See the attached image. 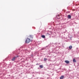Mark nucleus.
Wrapping results in <instances>:
<instances>
[{
  "label": "nucleus",
  "mask_w": 79,
  "mask_h": 79,
  "mask_svg": "<svg viewBox=\"0 0 79 79\" xmlns=\"http://www.w3.org/2000/svg\"><path fill=\"white\" fill-rule=\"evenodd\" d=\"M32 39H33V36L32 35H30L28 36L27 38L26 39V43L27 44H29L30 42H32Z\"/></svg>",
  "instance_id": "nucleus-1"
},
{
  "label": "nucleus",
  "mask_w": 79,
  "mask_h": 79,
  "mask_svg": "<svg viewBox=\"0 0 79 79\" xmlns=\"http://www.w3.org/2000/svg\"><path fill=\"white\" fill-rule=\"evenodd\" d=\"M63 78H64V76H62L60 77V79H63Z\"/></svg>",
  "instance_id": "nucleus-7"
},
{
  "label": "nucleus",
  "mask_w": 79,
  "mask_h": 79,
  "mask_svg": "<svg viewBox=\"0 0 79 79\" xmlns=\"http://www.w3.org/2000/svg\"><path fill=\"white\" fill-rule=\"evenodd\" d=\"M17 57H17L15 56L12 59V61H15V58H17Z\"/></svg>",
  "instance_id": "nucleus-2"
},
{
  "label": "nucleus",
  "mask_w": 79,
  "mask_h": 79,
  "mask_svg": "<svg viewBox=\"0 0 79 79\" xmlns=\"http://www.w3.org/2000/svg\"><path fill=\"white\" fill-rule=\"evenodd\" d=\"M68 18L69 19H71V16L70 15H68Z\"/></svg>",
  "instance_id": "nucleus-3"
},
{
  "label": "nucleus",
  "mask_w": 79,
  "mask_h": 79,
  "mask_svg": "<svg viewBox=\"0 0 79 79\" xmlns=\"http://www.w3.org/2000/svg\"><path fill=\"white\" fill-rule=\"evenodd\" d=\"M43 67H44V66H43V65H40V68H43Z\"/></svg>",
  "instance_id": "nucleus-5"
},
{
  "label": "nucleus",
  "mask_w": 79,
  "mask_h": 79,
  "mask_svg": "<svg viewBox=\"0 0 79 79\" xmlns=\"http://www.w3.org/2000/svg\"><path fill=\"white\" fill-rule=\"evenodd\" d=\"M69 49L71 50L72 49V46H70L69 47Z\"/></svg>",
  "instance_id": "nucleus-8"
},
{
  "label": "nucleus",
  "mask_w": 79,
  "mask_h": 79,
  "mask_svg": "<svg viewBox=\"0 0 79 79\" xmlns=\"http://www.w3.org/2000/svg\"><path fill=\"white\" fill-rule=\"evenodd\" d=\"M73 63H76V59H74L73 60Z\"/></svg>",
  "instance_id": "nucleus-6"
},
{
  "label": "nucleus",
  "mask_w": 79,
  "mask_h": 79,
  "mask_svg": "<svg viewBox=\"0 0 79 79\" xmlns=\"http://www.w3.org/2000/svg\"><path fill=\"white\" fill-rule=\"evenodd\" d=\"M65 63H67V64H68V63H69V61L68 60H65Z\"/></svg>",
  "instance_id": "nucleus-4"
},
{
  "label": "nucleus",
  "mask_w": 79,
  "mask_h": 79,
  "mask_svg": "<svg viewBox=\"0 0 79 79\" xmlns=\"http://www.w3.org/2000/svg\"><path fill=\"white\" fill-rule=\"evenodd\" d=\"M41 37H42V38H45V36L44 35H42Z\"/></svg>",
  "instance_id": "nucleus-9"
},
{
  "label": "nucleus",
  "mask_w": 79,
  "mask_h": 79,
  "mask_svg": "<svg viewBox=\"0 0 79 79\" xmlns=\"http://www.w3.org/2000/svg\"><path fill=\"white\" fill-rule=\"evenodd\" d=\"M47 60V59H46V58H45L44 59V61H46V60Z\"/></svg>",
  "instance_id": "nucleus-10"
}]
</instances>
